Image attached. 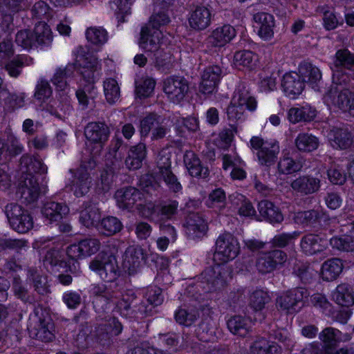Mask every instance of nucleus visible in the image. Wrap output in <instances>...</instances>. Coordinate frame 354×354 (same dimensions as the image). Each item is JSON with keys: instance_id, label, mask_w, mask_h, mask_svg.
Returning a JSON list of instances; mask_svg holds the SVG:
<instances>
[{"instance_id": "obj_2", "label": "nucleus", "mask_w": 354, "mask_h": 354, "mask_svg": "<svg viewBox=\"0 0 354 354\" xmlns=\"http://www.w3.org/2000/svg\"><path fill=\"white\" fill-rule=\"evenodd\" d=\"M77 62L80 65V72L88 85L83 89L76 91V96L79 103L86 107L88 103V97L86 92L90 90L94 91L93 83L100 76L101 66L98 59L93 55H80L77 57Z\"/></svg>"}, {"instance_id": "obj_35", "label": "nucleus", "mask_w": 354, "mask_h": 354, "mask_svg": "<svg viewBox=\"0 0 354 354\" xmlns=\"http://www.w3.org/2000/svg\"><path fill=\"white\" fill-rule=\"evenodd\" d=\"M317 110L309 104L301 107H292L288 111V120L292 124L310 122L315 118Z\"/></svg>"}, {"instance_id": "obj_18", "label": "nucleus", "mask_w": 354, "mask_h": 354, "mask_svg": "<svg viewBox=\"0 0 354 354\" xmlns=\"http://www.w3.org/2000/svg\"><path fill=\"white\" fill-rule=\"evenodd\" d=\"M253 21L254 28L261 39L268 41L274 37L275 19L272 15L266 12H259L253 15Z\"/></svg>"}, {"instance_id": "obj_6", "label": "nucleus", "mask_w": 354, "mask_h": 354, "mask_svg": "<svg viewBox=\"0 0 354 354\" xmlns=\"http://www.w3.org/2000/svg\"><path fill=\"white\" fill-rule=\"evenodd\" d=\"M53 328L51 318L43 308H35L30 315L28 328L30 335L43 342H50L55 337Z\"/></svg>"}, {"instance_id": "obj_36", "label": "nucleus", "mask_w": 354, "mask_h": 354, "mask_svg": "<svg viewBox=\"0 0 354 354\" xmlns=\"http://www.w3.org/2000/svg\"><path fill=\"white\" fill-rule=\"evenodd\" d=\"M146 155L147 149L144 143L140 142L131 147L125 160V166L130 170L140 169L142 167V161L146 158Z\"/></svg>"}, {"instance_id": "obj_27", "label": "nucleus", "mask_w": 354, "mask_h": 354, "mask_svg": "<svg viewBox=\"0 0 354 354\" xmlns=\"http://www.w3.org/2000/svg\"><path fill=\"white\" fill-rule=\"evenodd\" d=\"M303 252L313 255L324 251L328 247V240L318 235L309 234L304 236L300 242Z\"/></svg>"}, {"instance_id": "obj_45", "label": "nucleus", "mask_w": 354, "mask_h": 354, "mask_svg": "<svg viewBox=\"0 0 354 354\" xmlns=\"http://www.w3.org/2000/svg\"><path fill=\"white\" fill-rule=\"evenodd\" d=\"M252 322L248 318L234 316L227 321V327L234 335L245 337L251 330Z\"/></svg>"}, {"instance_id": "obj_34", "label": "nucleus", "mask_w": 354, "mask_h": 354, "mask_svg": "<svg viewBox=\"0 0 354 354\" xmlns=\"http://www.w3.org/2000/svg\"><path fill=\"white\" fill-rule=\"evenodd\" d=\"M187 233L192 238L203 236L207 230V222L198 214L192 213L186 219Z\"/></svg>"}, {"instance_id": "obj_54", "label": "nucleus", "mask_w": 354, "mask_h": 354, "mask_svg": "<svg viewBox=\"0 0 354 354\" xmlns=\"http://www.w3.org/2000/svg\"><path fill=\"white\" fill-rule=\"evenodd\" d=\"M135 0H115L111 3L119 21L124 22V17L131 14V6Z\"/></svg>"}, {"instance_id": "obj_38", "label": "nucleus", "mask_w": 354, "mask_h": 354, "mask_svg": "<svg viewBox=\"0 0 354 354\" xmlns=\"http://www.w3.org/2000/svg\"><path fill=\"white\" fill-rule=\"evenodd\" d=\"M5 212L10 225L15 230H24V229H26L27 227L30 226V223H28L29 221L27 220L25 223H24V225L23 228L22 225H20L19 219L25 215V214L28 212L21 205L16 203L8 204L6 206Z\"/></svg>"}, {"instance_id": "obj_40", "label": "nucleus", "mask_w": 354, "mask_h": 354, "mask_svg": "<svg viewBox=\"0 0 354 354\" xmlns=\"http://www.w3.org/2000/svg\"><path fill=\"white\" fill-rule=\"evenodd\" d=\"M333 300L338 305L350 307L354 304V292L346 283L338 285L332 293Z\"/></svg>"}, {"instance_id": "obj_22", "label": "nucleus", "mask_w": 354, "mask_h": 354, "mask_svg": "<svg viewBox=\"0 0 354 354\" xmlns=\"http://www.w3.org/2000/svg\"><path fill=\"white\" fill-rule=\"evenodd\" d=\"M26 7V0H3L0 3V13L2 17L1 26L3 30H8L12 24V16Z\"/></svg>"}, {"instance_id": "obj_32", "label": "nucleus", "mask_w": 354, "mask_h": 354, "mask_svg": "<svg viewBox=\"0 0 354 354\" xmlns=\"http://www.w3.org/2000/svg\"><path fill=\"white\" fill-rule=\"evenodd\" d=\"M146 259L144 250L140 246H129L125 251L123 266L129 272H134Z\"/></svg>"}, {"instance_id": "obj_63", "label": "nucleus", "mask_w": 354, "mask_h": 354, "mask_svg": "<svg viewBox=\"0 0 354 354\" xmlns=\"http://www.w3.org/2000/svg\"><path fill=\"white\" fill-rule=\"evenodd\" d=\"M24 60L22 56L17 55L13 59H10L7 63L1 64L5 66L10 76L17 77L21 73V69L24 66Z\"/></svg>"}, {"instance_id": "obj_61", "label": "nucleus", "mask_w": 354, "mask_h": 354, "mask_svg": "<svg viewBox=\"0 0 354 354\" xmlns=\"http://www.w3.org/2000/svg\"><path fill=\"white\" fill-rule=\"evenodd\" d=\"M52 95V89L48 81L41 79L36 85L35 97L40 102H45Z\"/></svg>"}, {"instance_id": "obj_17", "label": "nucleus", "mask_w": 354, "mask_h": 354, "mask_svg": "<svg viewBox=\"0 0 354 354\" xmlns=\"http://www.w3.org/2000/svg\"><path fill=\"white\" fill-rule=\"evenodd\" d=\"M287 260L286 254L279 250L261 253L257 259L256 266L261 273H268L282 265Z\"/></svg>"}, {"instance_id": "obj_41", "label": "nucleus", "mask_w": 354, "mask_h": 354, "mask_svg": "<svg viewBox=\"0 0 354 354\" xmlns=\"http://www.w3.org/2000/svg\"><path fill=\"white\" fill-rule=\"evenodd\" d=\"M223 168L227 170L232 168L231 177L234 180H243L246 176L245 171L241 167L243 165L242 160L237 156L225 154L222 157Z\"/></svg>"}, {"instance_id": "obj_16", "label": "nucleus", "mask_w": 354, "mask_h": 354, "mask_svg": "<svg viewBox=\"0 0 354 354\" xmlns=\"http://www.w3.org/2000/svg\"><path fill=\"white\" fill-rule=\"evenodd\" d=\"M71 177L66 186L73 192L77 197H81L87 194L91 185V180L88 172V169L84 165H82L77 172L70 170Z\"/></svg>"}, {"instance_id": "obj_13", "label": "nucleus", "mask_w": 354, "mask_h": 354, "mask_svg": "<svg viewBox=\"0 0 354 354\" xmlns=\"http://www.w3.org/2000/svg\"><path fill=\"white\" fill-rule=\"evenodd\" d=\"M110 131L106 124L102 122H90L84 129V135L89 145H93L91 153L95 156L100 153L108 140Z\"/></svg>"}, {"instance_id": "obj_64", "label": "nucleus", "mask_w": 354, "mask_h": 354, "mask_svg": "<svg viewBox=\"0 0 354 354\" xmlns=\"http://www.w3.org/2000/svg\"><path fill=\"white\" fill-rule=\"evenodd\" d=\"M198 316V315L195 310L188 313L185 309L182 308L178 309L175 314L176 322L185 326H190Z\"/></svg>"}, {"instance_id": "obj_12", "label": "nucleus", "mask_w": 354, "mask_h": 354, "mask_svg": "<svg viewBox=\"0 0 354 354\" xmlns=\"http://www.w3.org/2000/svg\"><path fill=\"white\" fill-rule=\"evenodd\" d=\"M163 91L168 100L174 104L183 102L189 90V83L181 76H170L163 82Z\"/></svg>"}, {"instance_id": "obj_56", "label": "nucleus", "mask_w": 354, "mask_h": 354, "mask_svg": "<svg viewBox=\"0 0 354 354\" xmlns=\"http://www.w3.org/2000/svg\"><path fill=\"white\" fill-rule=\"evenodd\" d=\"M156 82L150 77L143 78L136 82V93L139 97H149L153 91Z\"/></svg>"}, {"instance_id": "obj_10", "label": "nucleus", "mask_w": 354, "mask_h": 354, "mask_svg": "<svg viewBox=\"0 0 354 354\" xmlns=\"http://www.w3.org/2000/svg\"><path fill=\"white\" fill-rule=\"evenodd\" d=\"M169 131L168 120L156 114H149L140 120V132L146 137L151 133V140L163 138Z\"/></svg>"}, {"instance_id": "obj_28", "label": "nucleus", "mask_w": 354, "mask_h": 354, "mask_svg": "<svg viewBox=\"0 0 354 354\" xmlns=\"http://www.w3.org/2000/svg\"><path fill=\"white\" fill-rule=\"evenodd\" d=\"M281 86L285 95L295 99L304 89V82L297 73H288L283 75Z\"/></svg>"}, {"instance_id": "obj_29", "label": "nucleus", "mask_w": 354, "mask_h": 354, "mask_svg": "<svg viewBox=\"0 0 354 354\" xmlns=\"http://www.w3.org/2000/svg\"><path fill=\"white\" fill-rule=\"evenodd\" d=\"M89 292L93 298V304L97 310H104L110 303H113V298L107 290L104 284H92Z\"/></svg>"}, {"instance_id": "obj_23", "label": "nucleus", "mask_w": 354, "mask_h": 354, "mask_svg": "<svg viewBox=\"0 0 354 354\" xmlns=\"http://www.w3.org/2000/svg\"><path fill=\"white\" fill-rule=\"evenodd\" d=\"M308 295L307 290L304 288L290 290L277 298V306L290 313L299 302L307 297Z\"/></svg>"}, {"instance_id": "obj_49", "label": "nucleus", "mask_w": 354, "mask_h": 354, "mask_svg": "<svg viewBox=\"0 0 354 354\" xmlns=\"http://www.w3.org/2000/svg\"><path fill=\"white\" fill-rule=\"evenodd\" d=\"M123 227L122 222L115 216L104 218L98 225V230L104 235L111 236L119 232Z\"/></svg>"}, {"instance_id": "obj_5", "label": "nucleus", "mask_w": 354, "mask_h": 354, "mask_svg": "<svg viewBox=\"0 0 354 354\" xmlns=\"http://www.w3.org/2000/svg\"><path fill=\"white\" fill-rule=\"evenodd\" d=\"M255 98L244 87H238L234 92L230 104L227 109V118L233 122H243L246 118L245 110L253 111L257 109Z\"/></svg>"}, {"instance_id": "obj_55", "label": "nucleus", "mask_w": 354, "mask_h": 354, "mask_svg": "<svg viewBox=\"0 0 354 354\" xmlns=\"http://www.w3.org/2000/svg\"><path fill=\"white\" fill-rule=\"evenodd\" d=\"M330 244L333 248L338 250L352 252L354 251V238L350 235L335 236L330 239Z\"/></svg>"}, {"instance_id": "obj_31", "label": "nucleus", "mask_w": 354, "mask_h": 354, "mask_svg": "<svg viewBox=\"0 0 354 354\" xmlns=\"http://www.w3.org/2000/svg\"><path fill=\"white\" fill-rule=\"evenodd\" d=\"M291 187L301 194H311L319 189L320 180L311 176H299L292 182Z\"/></svg>"}, {"instance_id": "obj_1", "label": "nucleus", "mask_w": 354, "mask_h": 354, "mask_svg": "<svg viewBox=\"0 0 354 354\" xmlns=\"http://www.w3.org/2000/svg\"><path fill=\"white\" fill-rule=\"evenodd\" d=\"M240 248L238 239L231 233L225 232L218 236L213 254L216 265L202 273L203 279L209 286L208 290L219 289L225 285L230 273L225 267L220 265L234 259L239 255Z\"/></svg>"}, {"instance_id": "obj_58", "label": "nucleus", "mask_w": 354, "mask_h": 354, "mask_svg": "<svg viewBox=\"0 0 354 354\" xmlns=\"http://www.w3.org/2000/svg\"><path fill=\"white\" fill-rule=\"evenodd\" d=\"M29 277L32 280L35 290L40 295H46L49 292L47 278L40 275L37 271H29Z\"/></svg>"}, {"instance_id": "obj_48", "label": "nucleus", "mask_w": 354, "mask_h": 354, "mask_svg": "<svg viewBox=\"0 0 354 354\" xmlns=\"http://www.w3.org/2000/svg\"><path fill=\"white\" fill-rule=\"evenodd\" d=\"M299 73L303 81L313 85L322 80V73L319 68L308 62L301 63L299 66Z\"/></svg>"}, {"instance_id": "obj_43", "label": "nucleus", "mask_w": 354, "mask_h": 354, "mask_svg": "<svg viewBox=\"0 0 354 354\" xmlns=\"http://www.w3.org/2000/svg\"><path fill=\"white\" fill-rule=\"evenodd\" d=\"M296 149L302 153H310L317 149L319 138L309 133H299L295 139Z\"/></svg>"}, {"instance_id": "obj_50", "label": "nucleus", "mask_w": 354, "mask_h": 354, "mask_svg": "<svg viewBox=\"0 0 354 354\" xmlns=\"http://www.w3.org/2000/svg\"><path fill=\"white\" fill-rule=\"evenodd\" d=\"M104 93L107 102L115 103L120 98V89L118 82L113 78H107L103 84Z\"/></svg>"}, {"instance_id": "obj_60", "label": "nucleus", "mask_w": 354, "mask_h": 354, "mask_svg": "<svg viewBox=\"0 0 354 354\" xmlns=\"http://www.w3.org/2000/svg\"><path fill=\"white\" fill-rule=\"evenodd\" d=\"M15 55L11 39L5 38L0 41V64L7 63Z\"/></svg>"}, {"instance_id": "obj_7", "label": "nucleus", "mask_w": 354, "mask_h": 354, "mask_svg": "<svg viewBox=\"0 0 354 354\" xmlns=\"http://www.w3.org/2000/svg\"><path fill=\"white\" fill-rule=\"evenodd\" d=\"M331 68L333 84H348L354 80V55L346 49L338 50Z\"/></svg>"}, {"instance_id": "obj_25", "label": "nucleus", "mask_w": 354, "mask_h": 354, "mask_svg": "<svg viewBox=\"0 0 354 354\" xmlns=\"http://www.w3.org/2000/svg\"><path fill=\"white\" fill-rule=\"evenodd\" d=\"M319 339L326 349H332L341 342L351 340V335L348 333H343L337 328L327 327L319 333Z\"/></svg>"}, {"instance_id": "obj_14", "label": "nucleus", "mask_w": 354, "mask_h": 354, "mask_svg": "<svg viewBox=\"0 0 354 354\" xmlns=\"http://www.w3.org/2000/svg\"><path fill=\"white\" fill-rule=\"evenodd\" d=\"M100 247L101 243L98 239L88 238L68 245L66 249V254L68 259L78 260L95 254Z\"/></svg>"}, {"instance_id": "obj_59", "label": "nucleus", "mask_w": 354, "mask_h": 354, "mask_svg": "<svg viewBox=\"0 0 354 354\" xmlns=\"http://www.w3.org/2000/svg\"><path fill=\"white\" fill-rule=\"evenodd\" d=\"M16 43L24 49H29L37 44L34 34L29 30H23L16 35Z\"/></svg>"}, {"instance_id": "obj_33", "label": "nucleus", "mask_w": 354, "mask_h": 354, "mask_svg": "<svg viewBox=\"0 0 354 354\" xmlns=\"http://www.w3.org/2000/svg\"><path fill=\"white\" fill-rule=\"evenodd\" d=\"M138 298L136 293L132 290H128L121 295V298L118 301L113 299V303L115 304L117 309L121 314L125 315V312L130 308H135L141 313H146L147 310L143 306H138Z\"/></svg>"}, {"instance_id": "obj_44", "label": "nucleus", "mask_w": 354, "mask_h": 354, "mask_svg": "<svg viewBox=\"0 0 354 354\" xmlns=\"http://www.w3.org/2000/svg\"><path fill=\"white\" fill-rule=\"evenodd\" d=\"M101 218L99 208L95 204H86L80 213V222L86 227L96 226Z\"/></svg>"}, {"instance_id": "obj_39", "label": "nucleus", "mask_w": 354, "mask_h": 354, "mask_svg": "<svg viewBox=\"0 0 354 354\" xmlns=\"http://www.w3.org/2000/svg\"><path fill=\"white\" fill-rule=\"evenodd\" d=\"M317 11L322 15V26L326 30H333L342 24L333 7L328 5L319 6Z\"/></svg>"}, {"instance_id": "obj_9", "label": "nucleus", "mask_w": 354, "mask_h": 354, "mask_svg": "<svg viewBox=\"0 0 354 354\" xmlns=\"http://www.w3.org/2000/svg\"><path fill=\"white\" fill-rule=\"evenodd\" d=\"M89 268L105 282L115 281L120 274L116 258L112 255H97L90 262Z\"/></svg>"}, {"instance_id": "obj_51", "label": "nucleus", "mask_w": 354, "mask_h": 354, "mask_svg": "<svg viewBox=\"0 0 354 354\" xmlns=\"http://www.w3.org/2000/svg\"><path fill=\"white\" fill-rule=\"evenodd\" d=\"M270 301V297L266 291L257 289L250 294L249 305L254 310L258 311L262 310Z\"/></svg>"}, {"instance_id": "obj_20", "label": "nucleus", "mask_w": 354, "mask_h": 354, "mask_svg": "<svg viewBox=\"0 0 354 354\" xmlns=\"http://www.w3.org/2000/svg\"><path fill=\"white\" fill-rule=\"evenodd\" d=\"M222 77V69L217 65L207 67L201 76L199 91L204 95L213 93Z\"/></svg>"}, {"instance_id": "obj_11", "label": "nucleus", "mask_w": 354, "mask_h": 354, "mask_svg": "<svg viewBox=\"0 0 354 354\" xmlns=\"http://www.w3.org/2000/svg\"><path fill=\"white\" fill-rule=\"evenodd\" d=\"M250 142L252 149L257 151V156L260 165L268 167L274 163L279 152L277 142L264 141L258 136H253Z\"/></svg>"}, {"instance_id": "obj_26", "label": "nucleus", "mask_w": 354, "mask_h": 354, "mask_svg": "<svg viewBox=\"0 0 354 354\" xmlns=\"http://www.w3.org/2000/svg\"><path fill=\"white\" fill-rule=\"evenodd\" d=\"M329 142L336 149H347L354 144V137L347 128H333L328 135Z\"/></svg>"}, {"instance_id": "obj_37", "label": "nucleus", "mask_w": 354, "mask_h": 354, "mask_svg": "<svg viewBox=\"0 0 354 354\" xmlns=\"http://www.w3.org/2000/svg\"><path fill=\"white\" fill-rule=\"evenodd\" d=\"M184 162L189 174L194 177L206 178L209 174L207 167H203L199 158L192 151H187L184 155Z\"/></svg>"}, {"instance_id": "obj_19", "label": "nucleus", "mask_w": 354, "mask_h": 354, "mask_svg": "<svg viewBox=\"0 0 354 354\" xmlns=\"http://www.w3.org/2000/svg\"><path fill=\"white\" fill-rule=\"evenodd\" d=\"M118 206L123 209H132L142 201L143 194L138 189L129 187L118 189L115 194Z\"/></svg>"}, {"instance_id": "obj_47", "label": "nucleus", "mask_w": 354, "mask_h": 354, "mask_svg": "<svg viewBox=\"0 0 354 354\" xmlns=\"http://www.w3.org/2000/svg\"><path fill=\"white\" fill-rule=\"evenodd\" d=\"M258 61V55L250 50H239L234 55V64L236 67L252 69L257 66Z\"/></svg>"}, {"instance_id": "obj_24", "label": "nucleus", "mask_w": 354, "mask_h": 354, "mask_svg": "<svg viewBox=\"0 0 354 354\" xmlns=\"http://www.w3.org/2000/svg\"><path fill=\"white\" fill-rule=\"evenodd\" d=\"M236 35L235 28L226 24L214 29L207 37V42L212 47H223L233 39Z\"/></svg>"}, {"instance_id": "obj_62", "label": "nucleus", "mask_w": 354, "mask_h": 354, "mask_svg": "<svg viewBox=\"0 0 354 354\" xmlns=\"http://www.w3.org/2000/svg\"><path fill=\"white\" fill-rule=\"evenodd\" d=\"M299 235L297 232L282 233L275 235L272 239V245L277 248H284L292 243Z\"/></svg>"}, {"instance_id": "obj_21", "label": "nucleus", "mask_w": 354, "mask_h": 354, "mask_svg": "<svg viewBox=\"0 0 354 354\" xmlns=\"http://www.w3.org/2000/svg\"><path fill=\"white\" fill-rule=\"evenodd\" d=\"M212 14L208 8L197 6L188 14V24L192 30L200 31L206 29L211 24Z\"/></svg>"}, {"instance_id": "obj_52", "label": "nucleus", "mask_w": 354, "mask_h": 354, "mask_svg": "<svg viewBox=\"0 0 354 354\" xmlns=\"http://www.w3.org/2000/svg\"><path fill=\"white\" fill-rule=\"evenodd\" d=\"M33 34L37 44H48L53 40L50 27L43 21H39L36 24Z\"/></svg>"}, {"instance_id": "obj_46", "label": "nucleus", "mask_w": 354, "mask_h": 354, "mask_svg": "<svg viewBox=\"0 0 354 354\" xmlns=\"http://www.w3.org/2000/svg\"><path fill=\"white\" fill-rule=\"evenodd\" d=\"M259 214L270 223H280L283 216L279 208L268 201H262L259 203Z\"/></svg>"}, {"instance_id": "obj_4", "label": "nucleus", "mask_w": 354, "mask_h": 354, "mask_svg": "<svg viewBox=\"0 0 354 354\" xmlns=\"http://www.w3.org/2000/svg\"><path fill=\"white\" fill-rule=\"evenodd\" d=\"M46 172L47 167L41 160L37 158L30 160V163L27 165V174L23 177L19 187L21 198L24 202L30 203L39 197V184L32 173L45 174Z\"/></svg>"}, {"instance_id": "obj_8", "label": "nucleus", "mask_w": 354, "mask_h": 354, "mask_svg": "<svg viewBox=\"0 0 354 354\" xmlns=\"http://www.w3.org/2000/svg\"><path fill=\"white\" fill-rule=\"evenodd\" d=\"M344 84H333L324 95V100L327 105L335 106L344 111L354 115V91L344 87Z\"/></svg>"}, {"instance_id": "obj_3", "label": "nucleus", "mask_w": 354, "mask_h": 354, "mask_svg": "<svg viewBox=\"0 0 354 354\" xmlns=\"http://www.w3.org/2000/svg\"><path fill=\"white\" fill-rule=\"evenodd\" d=\"M163 35L158 28H150L143 26L138 39L139 48L147 53L153 55L154 64L157 67H162L167 63L168 55L162 50Z\"/></svg>"}, {"instance_id": "obj_42", "label": "nucleus", "mask_w": 354, "mask_h": 354, "mask_svg": "<svg viewBox=\"0 0 354 354\" xmlns=\"http://www.w3.org/2000/svg\"><path fill=\"white\" fill-rule=\"evenodd\" d=\"M344 266L341 259L333 258L324 261L321 268V277L323 280L331 281L335 280L342 272Z\"/></svg>"}, {"instance_id": "obj_53", "label": "nucleus", "mask_w": 354, "mask_h": 354, "mask_svg": "<svg viewBox=\"0 0 354 354\" xmlns=\"http://www.w3.org/2000/svg\"><path fill=\"white\" fill-rule=\"evenodd\" d=\"M86 37L88 42L95 46L104 44L108 39L106 31L102 28L91 27L86 30Z\"/></svg>"}, {"instance_id": "obj_15", "label": "nucleus", "mask_w": 354, "mask_h": 354, "mask_svg": "<svg viewBox=\"0 0 354 354\" xmlns=\"http://www.w3.org/2000/svg\"><path fill=\"white\" fill-rule=\"evenodd\" d=\"M171 165L169 153L165 151H161L157 160L158 174L171 192L179 193L182 191V185L171 171Z\"/></svg>"}, {"instance_id": "obj_57", "label": "nucleus", "mask_w": 354, "mask_h": 354, "mask_svg": "<svg viewBox=\"0 0 354 354\" xmlns=\"http://www.w3.org/2000/svg\"><path fill=\"white\" fill-rule=\"evenodd\" d=\"M302 165L299 162H297L288 156L282 158L278 163L279 172L283 174L299 171Z\"/></svg>"}, {"instance_id": "obj_30", "label": "nucleus", "mask_w": 354, "mask_h": 354, "mask_svg": "<svg viewBox=\"0 0 354 354\" xmlns=\"http://www.w3.org/2000/svg\"><path fill=\"white\" fill-rule=\"evenodd\" d=\"M68 212L67 205L55 201L46 202L41 209L43 216L49 223L60 221Z\"/></svg>"}]
</instances>
